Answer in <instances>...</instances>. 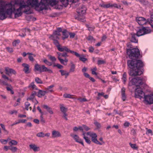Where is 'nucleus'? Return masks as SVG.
<instances>
[{
    "label": "nucleus",
    "instance_id": "f257e3e1",
    "mask_svg": "<svg viewBox=\"0 0 153 153\" xmlns=\"http://www.w3.org/2000/svg\"><path fill=\"white\" fill-rule=\"evenodd\" d=\"M30 5L23 0H20L19 4L16 3L13 5L11 3L6 4L4 6L0 5V19L3 20L5 19L6 18V15H11L13 12L15 18L21 16L22 11L26 14H31L32 11Z\"/></svg>",
    "mask_w": 153,
    "mask_h": 153
},
{
    "label": "nucleus",
    "instance_id": "f03ea898",
    "mask_svg": "<svg viewBox=\"0 0 153 153\" xmlns=\"http://www.w3.org/2000/svg\"><path fill=\"white\" fill-rule=\"evenodd\" d=\"M127 64L129 67L131 69L129 73L131 76H137L142 74L141 68L143 66V64L141 60L135 59L129 60L127 61Z\"/></svg>",
    "mask_w": 153,
    "mask_h": 153
},
{
    "label": "nucleus",
    "instance_id": "7ed1b4c3",
    "mask_svg": "<svg viewBox=\"0 0 153 153\" xmlns=\"http://www.w3.org/2000/svg\"><path fill=\"white\" fill-rule=\"evenodd\" d=\"M28 4L32 7H35L36 10H42L46 9V6L50 4L52 6L56 5L57 2L56 0H41L38 3V0H28L27 1Z\"/></svg>",
    "mask_w": 153,
    "mask_h": 153
},
{
    "label": "nucleus",
    "instance_id": "20e7f679",
    "mask_svg": "<svg viewBox=\"0 0 153 153\" xmlns=\"http://www.w3.org/2000/svg\"><path fill=\"white\" fill-rule=\"evenodd\" d=\"M86 8L84 6H82L81 7L77 9L78 13V16L76 19L82 22L85 21L84 15L86 12Z\"/></svg>",
    "mask_w": 153,
    "mask_h": 153
},
{
    "label": "nucleus",
    "instance_id": "39448f33",
    "mask_svg": "<svg viewBox=\"0 0 153 153\" xmlns=\"http://www.w3.org/2000/svg\"><path fill=\"white\" fill-rule=\"evenodd\" d=\"M127 53L130 58L132 59L134 58H138L140 55L139 50L137 48H133L132 49H127Z\"/></svg>",
    "mask_w": 153,
    "mask_h": 153
},
{
    "label": "nucleus",
    "instance_id": "423d86ee",
    "mask_svg": "<svg viewBox=\"0 0 153 153\" xmlns=\"http://www.w3.org/2000/svg\"><path fill=\"white\" fill-rule=\"evenodd\" d=\"M143 79L140 77L133 78L129 82V85H135L136 86H139L143 84Z\"/></svg>",
    "mask_w": 153,
    "mask_h": 153
},
{
    "label": "nucleus",
    "instance_id": "0eeeda50",
    "mask_svg": "<svg viewBox=\"0 0 153 153\" xmlns=\"http://www.w3.org/2000/svg\"><path fill=\"white\" fill-rule=\"evenodd\" d=\"M87 134L89 135L91 137V140L92 142L97 144H101L97 140V135L95 133L93 132H88L87 133Z\"/></svg>",
    "mask_w": 153,
    "mask_h": 153
},
{
    "label": "nucleus",
    "instance_id": "6e6552de",
    "mask_svg": "<svg viewBox=\"0 0 153 153\" xmlns=\"http://www.w3.org/2000/svg\"><path fill=\"white\" fill-rule=\"evenodd\" d=\"M151 30L149 28L143 27L137 31V35L138 36H140L149 33L151 32Z\"/></svg>",
    "mask_w": 153,
    "mask_h": 153
},
{
    "label": "nucleus",
    "instance_id": "1a4fd4ad",
    "mask_svg": "<svg viewBox=\"0 0 153 153\" xmlns=\"http://www.w3.org/2000/svg\"><path fill=\"white\" fill-rule=\"evenodd\" d=\"M136 21L138 24L141 25H144L146 23L150 24L149 22L147 21L143 17H137L136 18Z\"/></svg>",
    "mask_w": 153,
    "mask_h": 153
},
{
    "label": "nucleus",
    "instance_id": "9d476101",
    "mask_svg": "<svg viewBox=\"0 0 153 153\" xmlns=\"http://www.w3.org/2000/svg\"><path fill=\"white\" fill-rule=\"evenodd\" d=\"M135 94L136 97H142L143 96H145L144 93L140 88H137L136 89Z\"/></svg>",
    "mask_w": 153,
    "mask_h": 153
},
{
    "label": "nucleus",
    "instance_id": "9b49d317",
    "mask_svg": "<svg viewBox=\"0 0 153 153\" xmlns=\"http://www.w3.org/2000/svg\"><path fill=\"white\" fill-rule=\"evenodd\" d=\"M70 136L76 142L80 143L83 146H84L83 141L79 138L77 135L76 134H71Z\"/></svg>",
    "mask_w": 153,
    "mask_h": 153
},
{
    "label": "nucleus",
    "instance_id": "f8f14e48",
    "mask_svg": "<svg viewBox=\"0 0 153 153\" xmlns=\"http://www.w3.org/2000/svg\"><path fill=\"white\" fill-rule=\"evenodd\" d=\"M145 100L149 104L153 103V94L144 96Z\"/></svg>",
    "mask_w": 153,
    "mask_h": 153
},
{
    "label": "nucleus",
    "instance_id": "ddd939ff",
    "mask_svg": "<svg viewBox=\"0 0 153 153\" xmlns=\"http://www.w3.org/2000/svg\"><path fill=\"white\" fill-rule=\"evenodd\" d=\"M52 137L53 138H57L61 136V134L58 131L53 130L52 131Z\"/></svg>",
    "mask_w": 153,
    "mask_h": 153
},
{
    "label": "nucleus",
    "instance_id": "4468645a",
    "mask_svg": "<svg viewBox=\"0 0 153 153\" xmlns=\"http://www.w3.org/2000/svg\"><path fill=\"white\" fill-rule=\"evenodd\" d=\"M30 149L33 150L34 152H36L40 150V148L35 144H31L29 145Z\"/></svg>",
    "mask_w": 153,
    "mask_h": 153
},
{
    "label": "nucleus",
    "instance_id": "2eb2a0df",
    "mask_svg": "<svg viewBox=\"0 0 153 153\" xmlns=\"http://www.w3.org/2000/svg\"><path fill=\"white\" fill-rule=\"evenodd\" d=\"M5 71L6 72V74L8 75H9L10 74H16V72L14 70L9 68H6Z\"/></svg>",
    "mask_w": 153,
    "mask_h": 153
},
{
    "label": "nucleus",
    "instance_id": "dca6fc26",
    "mask_svg": "<svg viewBox=\"0 0 153 153\" xmlns=\"http://www.w3.org/2000/svg\"><path fill=\"white\" fill-rule=\"evenodd\" d=\"M43 107L50 114H54V112L52 108L48 106L47 105H43Z\"/></svg>",
    "mask_w": 153,
    "mask_h": 153
},
{
    "label": "nucleus",
    "instance_id": "f3484780",
    "mask_svg": "<svg viewBox=\"0 0 153 153\" xmlns=\"http://www.w3.org/2000/svg\"><path fill=\"white\" fill-rule=\"evenodd\" d=\"M22 65L24 68L23 71L25 72L26 74L29 73H30L29 70L30 66L29 65L27 64L23 63Z\"/></svg>",
    "mask_w": 153,
    "mask_h": 153
},
{
    "label": "nucleus",
    "instance_id": "a211bd4d",
    "mask_svg": "<svg viewBox=\"0 0 153 153\" xmlns=\"http://www.w3.org/2000/svg\"><path fill=\"white\" fill-rule=\"evenodd\" d=\"M42 66H41L39 65L38 64L35 65L34 68V71H38L39 73H41L42 72Z\"/></svg>",
    "mask_w": 153,
    "mask_h": 153
},
{
    "label": "nucleus",
    "instance_id": "6ab92c4d",
    "mask_svg": "<svg viewBox=\"0 0 153 153\" xmlns=\"http://www.w3.org/2000/svg\"><path fill=\"white\" fill-rule=\"evenodd\" d=\"M54 87V85H52L45 88V90L46 93H53L54 92L53 88Z\"/></svg>",
    "mask_w": 153,
    "mask_h": 153
},
{
    "label": "nucleus",
    "instance_id": "aec40b11",
    "mask_svg": "<svg viewBox=\"0 0 153 153\" xmlns=\"http://www.w3.org/2000/svg\"><path fill=\"white\" fill-rule=\"evenodd\" d=\"M42 72H48V73L50 74H52L53 73V71L52 70L50 69H49L47 68L44 65H42Z\"/></svg>",
    "mask_w": 153,
    "mask_h": 153
},
{
    "label": "nucleus",
    "instance_id": "412c9836",
    "mask_svg": "<svg viewBox=\"0 0 153 153\" xmlns=\"http://www.w3.org/2000/svg\"><path fill=\"white\" fill-rule=\"evenodd\" d=\"M58 50L61 52L66 51L68 52L69 48L66 46H61L60 45L57 48Z\"/></svg>",
    "mask_w": 153,
    "mask_h": 153
},
{
    "label": "nucleus",
    "instance_id": "4be33fe9",
    "mask_svg": "<svg viewBox=\"0 0 153 153\" xmlns=\"http://www.w3.org/2000/svg\"><path fill=\"white\" fill-rule=\"evenodd\" d=\"M59 71L61 73V76H65L66 78L69 74V73L65 70H60Z\"/></svg>",
    "mask_w": 153,
    "mask_h": 153
},
{
    "label": "nucleus",
    "instance_id": "5701e85b",
    "mask_svg": "<svg viewBox=\"0 0 153 153\" xmlns=\"http://www.w3.org/2000/svg\"><path fill=\"white\" fill-rule=\"evenodd\" d=\"M60 1L65 6H66L69 2H73L74 1V0H60Z\"/></svg>",
    "mask_w": 153,
    "mask_h": 153
},
{
    "label": "nucleus",
    "instance_id": "b1692460",
    "mask_svg": "<svg viewBox=\"0 0 153 153\" xmlns=\"http://www.w3.org/2000/svg\"><path fill=\"white\" fill-rule=\"evenodd\" d=\"M59 105L60 110L62 113L66 112L68 108L65 107L64 104H60Z\"/></svg>",
    "mask_w": 153,
    "mask_h": 153
},
{
    "label": "nucleus",
    "instance_id": "393cba45",
    "mask_svg": "<svg viewBox=\"0 0 153 153\" xmlns=\"http://www.w3.org/2000/svg\"><path fill=\"white\" fill-rule=\"evenodd\" d=\"M131 42L135 43H137L138 40L136 38V35L132 33H131Z\"/></svg>",
    "mask_w": 153,
    "mask_h": 153
},
{
    "label": "nucleus",
    "instance_id": "a878e982",
    "mask_svg": "<svg viewBox=\"0 0 153 153\" xmlns=\"http://www.w3.org/2000/svg\"><path fill=\"white\" fill-rule=\"evenodd\" d=\"M36 94V93L35 91L32 92L30 96L27 99V100H30L32 101L34 99H35L34 97Z\"/></svg>",
    "mask_w": 153,
    "mask_h": 153
},
{
    "label": "nucleus",
    "instance_id": "bb28decb",
    "mask_svg": "<svg viewBox=\"0 0 153 153\" xmlns=\"http://www.w3.org/2000/svg\"><path fill=\"white\" fill-rule=\"evenodd\" d=\"M125 92V88H123L121 89V94L122 95V99L123 101H125L126 99Z\"/></svg>",
    "mask_w": 153,
    "mask_h": 153
},
{
    "label": "nucleus",
    "instance_id": "cd10ccee",
    "mask_svg": "<svg viewBox=\"0 0 153 153\" xmlns=\"http://www.w3.org/2000/svg\"><path fill=\"white\" fill-rule=\"evenodd\" d=\"M46 92L45 91H42V90H39L38 96L39 97H41L42 96H44L46 94Z\"/></svg>",
    "mask_w": 153,
    "mask_h": 153
},
{
    "label": "nucleus",
    "instance_id": "c85d7f7f",
    "mask_svg": "<svg viewBox=\"0 0 153 153\" xmlns=\"http://www.w3.org/2000/svg\"><path fill=\"white\" fill-rule=\"evenodd\" d=\"M27 54L29 55L28 58L32 62H33L34 61V59L33 57H35L36 55L33 54L32 53H28Z\"/></svg>",
    "mask_w": 153,
    "mask_h": 153
},
{
    "label": "nucleus",
    "instance_id": "c756f323",
    "mask_svg": "<svg viewBox=\"0 0 153 153\" xmlns=\"http://www.w3.org/2000/svg\"><path fill=\"white\" fill-rule=\"evenodd\" d=\"M111 8H116L117 9H121L123 10V8H121V6L120 4H117L116 3L112 4Z\"/></svg>",
    "mask_w": 153,
    "mask_h": 153
},
{
    "label": "nucleus",
    "instance_id": "7c9ffc66",
    "mask_svg": "<svg viewBox=\"0 0 153 153\" xmlns=\"http://www.w3.org/2000/svg\"><path fill=\"white\" fill-rule=\"evenodd\" d=\"M63 35L64 36L62 37L63 40H64L65 39L67 38L68 37V34L66 30H65L62 31Z\"/></svg>",
    "mask_w": 153,
    "mask_h": 153
},
{
    "label": "nucleus",
    "instance_id": "2f4dec72",
    "mask_svg": "<svg viewBox=\"0 0 153 153\" xmlns=\"http://www.w3.org/2000/svg\"><path fill=\"white\" fill-rule=\"evenodd\" d=\"M30 104L28 102H26L25 103V109L26 110L28 111L29 110V107L30 110L32 109L31 107L30 106Z\"/></svg>",
    "mask_w": 153,
    "mask_h": 153
},
{
    "label": "nucleus",
    "instance_id": "473e14b6",
    "mask_svg": "<svg viewBox=\"0 0 153 153\" xmlns=\"http://www.w3.org/2000/svg\"><path fill=\"white\" fill-rule=\"evenodd\" d=\"M58 59L60 62L62 64H63L64 65H66V64H65V62L66 63L67 62H68V59H62L61 58H60V57H58Z\"/></svg>",
    "mask_w": 153,
    "mask_h": 153
},
{
    "label": "nucleus",
    "instance_id": "72a5a7b5",
    "mask_svg": "<svg viewBox=\"0 0 153 153\" xmlns=\"http://www.w3.org/2000/svg\"><path fill=\"white\" fill-rule=\"evenodd\" d=\"M57 54L58 55V57H60V58H62V57H67L68 56L66 53H61L59 52H57Z\"/></svg>",
    "mask_w": 153,
    "mask_h": 153
},
{
    "label": "nucleus",
    "instance_id": "f704fd0d",
    "mask_svg": "<svg viewBox=\"0 0 153 153\" xmlns=\"http://www.w3.org/2000/svg\"><path fill=\"white\" fill-rule=\"evenodd\" d=\"M49 38L52 40L56 39H59L58 36L53 33V34L51 35L50 37Z\"/></svg>",
    "mask_w": 153,
    "mask_h": 153
},
{
    "label": "nucleus",
    "instance_id": "c9c22d12",
    "mask_svg": "<svg viewBox=\"0 0 153 153\" xmlns=\"http://www.w3.org/2000/svg\"><path fill=\"white\" fill-rule=\"evenodd\" d=\"M28 87L29 88H31L33 89L36 90L37 89V88L36 86L34 84L33 82H32L29 85Z\"/></svg>",
    "mask_w": 153,
    "mask_h": 153
},
{
    "label": "nucleus",
    "instance_id": "e433bc0d",
    "mask_svg": "<svg viewBox=\"0 0 153 153\" xmlns=\"http://www.w3.org/2000/svg\"><path fill=\"white\" fill-rule=\"evenodd\" d=\"M73 95H71L68 94H65L63 95V97L65 98H71L73 99Z\"/></svg>",
    "mask_w": 153,
    "mask_h": 153
},
{
    "label": "nucleus",
    "instance_id": "4c0bfd02",
    "mask_svg": "<svg viewBox=\"0 0 153 153\" xmlns=\"http://www.w3.org/2000/svg\"><path fill=\"white\" fill-rule=\"evenodd\" d=\"M35 80L37 84H42L43 83V82L42 80L38 77H36L35 78Z\"/></svg>",
    "mask_w": 153,
    "mask_h": 153
},
{
    "label": "nucleus",
    "instance_id": "58836bf2",
    "mask_svg": "<svg viewBox=\"0 0 153 153\" xmlns=\"http://www.w3.org/2000/svg\"><path fill=\"white\" fill-rule=\"evenodd\" d=\"M6 88L8 91H10L12 94H14V92L12 90V87L10 85H9L7 86L6 87Z\"/></svg>",
    "mask_w": 153,
    "mask_h": 153
},
{
    "label": "nucleus",
    "instance_id": "ea45409f",
    "mask_svg": "<svg viewBox=\"0 0 153 153\" xmlns=\"http://www.w3.org/2000/svg\"><path fill=\"white\" fill-rule=\"evenodd\" d=\"M71 68L70 69V72H74L75 71V65L73 63V62L71 63Z\"/></svg>",
    "mask_w": 153,
    "mask_h": 153
},
{
    "label": "nucleus",
    "instance_id": "a19ab883",
    "mask_svg": "<svg viewBox=\"0 0 153 153\" xmlns=\"http://www.w3.org/2000/svg\"><path fill=\"white\" fill-rule=\"evenodd\" d=\"M68 52H70L73 54H74L77 57H80V55L79 54L73 51H71L69 49H68Z\"/></svg>",
    "mask_w": 153,
    "mask_h": 153
},
{
    "label": "nucleus",
    "instance_id": "79ce46f5",
    "mask_svg": "<svg viewBox=\"0 0 153 153\" xmlns=\"http://www.w3.org/2000/svg\"><path fill=\"white\" fill-rule=\"evenodd\" d=\"M18 142L17 141L15 140H11L10 142L9 143V144L10 146L12 145H16L17 144Z\"/></svg>",
    "mask_w": 153,
    "mask_h": 153
},
{
    "label": "nucleus",
    "instance_id": "37998d69",
    "mask_svg": "<svg viewBox=\"0 0 153 153\" xmlns=\"http://www.w3.org/2000/svg\"><path fill=\"white\" fill-rule=\"evenodd\" d=\"M43 61L44 63L48 66H51L52 64L51 62H49L46 59H43Z\"/></svg>",
    "mask_w": 153,
    "mask_h": 153
},
{
    "label": "nucleus",
    "instance_id": "c03bdc74",
    "mask_svg": "<svg viewBox=\"0 0 153 153\" xmlns=\"http://www.w3.org/2000/svg\"><path fill=\"white\" fill-rule=\"evenodd\" d=\"M10 140V138H8L6 140L1 139L0 140V141L2 144H5L7 143V142L8 141Z\"/></svg>",
    "mask_w": 153,
    "mask_h": 153
},
{
    "label": "nucleus",
    "instance_id": "a18cd8bd",
    "mask_svg": "<svg viewBox=\"0 0 153 153\" xmlns=\"http://www.w3.org/2000/svg\"><path fill=\"white\" fill-rule=\"evenodd\" d=\"M43 115H41L40 116V121L42 124H44L45 123V120L44 119L43 117Z\"/></svg>",
    "mask_w": 153,
    "mask_h": 153
},
{
    "label": "nucleus",
    "instance_id": "49530a36",
    "mask_svg": "<svg viewBox=\"0 0 153 153\" xmlns=\"http://www.w3.org/2000/svg\"><path fill=\"white\" fill-rule=\"evenodd\" d=\"M49 59L52 62H55L56 60V58L53 56L49 55L48 56Z\"/></svg>",
    "mask_w": 153,
    "mask_h": 153
},
{
    "label": "nucleus",
    "instance_id": "de8ad7c7",
    "mask_svg": "<svg viewBox=\"0 0 153 153\" xmlns=\"http://www.w3.org/2000/svg\"><path fill=\"white\" fill-rule=\"evenodd\" d=\"M131 147L134 149H138V147L135 144H132L130 143H129Z\"/></svg>",
    "mask_w": 153,
    "mask_h": 153
},
{
    "label": "nucleus",
    "instance_id": "09e8293b",
    "mask_svg": "<svg viewBox=\"0 0 153 153\" xmlns=\"http://www.w3.org/2000/svg\"><path fill=\"white\" fill-rule=\"evenodd\" d=\"M87 39L88 40L90 41L91 42H94L95 41V39H94L93 37L91 36H89L87 38Z\"/></svg>",
    "mask_w": 153,
    "mask_h": 153
},
{
    "label": "nucleus",
    "instance_id": "8fccbe9b",
    "mask_svg": "<svg viewBox=\"0 0 153 153\" xmlns=\"http://www.w3.org/2000/svg\"><path fill=\"white\" fill-rule=\"evenodd\" d=\"M112 6V3H108L106 4H103L102 6L105 8H111Z\"/></svg>",
    "mask_w": 153,
    "mask_h": 153
},
{
    "label": "nucleus",
    "instance_id": "3c124183",
    "mask_svg": "<svg viewBox=\"0 0 153 153\" xmlns=\"http://www.w3.org/2000/svg\"><path fill=\"white\" fill-rule=\"evenodd\" d=\"M126 76L127 75L126 73L125 72L123 75L122 79L123 82V83L125 84L126 82Z\"/></svg>",
    "mask_w": 153,
    "mask_h": 153
},
{
    "label": "nucleus",
    "instance_id": "603ef678",
    "mask_svg": "<svg viewBox=\"0 0 153 153\" xmlns=\"http://www.w3.org/2000/svg\"><path fill=\"white\" fill-rule=\"evenodd\" d=\"M9 149L13 152H15L17 150V148L16 147L14 146L9 147Z\"/></svg>",
    "mask_w": 153,
    "mask_h": 153
},
{
    "label": "nucleus",
    "instance_id": "864d4df0",
    "mask_svg": "<svg viewBox=\"0 0 153 153\" xmlns=\"http://www.w3.org/2000/svg\"><path fill=\"white\" fill-rule=\"evenodd\" d=\"M36 136L39 137H44V133L42 132H41L38 133Z\"/></svg>",
    "mask_w": 153,
    "mask_h": 153
},
{
    "label": "nucleus",
    "instance_id": "5fc2aeb1",
    "mask_svg": "<svg viewBox=\"0 0 153 153\" xmlns=\"http://www.w3.org/2000/svg\"><path fill=\"white\" fill-rule=\"evenodd\" d=\"M83 138L85 139L86 142L88 144H90L91 143V141L89 138L86 136L83 137Z\"/></svg>",
    "mask_w": 153,
    "mask_h": 153
},
{
    "label": "nucleus",
    "instance_id": "6e6d98bb",
    "mask_svg": "<svg viewBox=\"0 0 153 153\" xmlns=\"http://www.w3.org/2000/svg\"><path fill=\"white\" fill-rule=\"evenodd\" d=\"M53 43L57 47V48L60 45L58 41L56 39L53 40Z\"/></svg>",
    "mask_w": 153,
    "mask_h": 153
},
{
    "label": "nucleus",
    "instance_id": "4d7b16f0",
    "mask_svg": "<svg viewBox=\"0 0 153 153\" xmlns=\"http://www.w3.org/2000/svg\"><path fill=\"white\" fill-rule=\"evenodd\" d=\"M20 42V40H17L14 41L13 42V45L14 46H16Z\"/></svg>",
    "mask_w": 153,
    "mask_h": 153
},
{
    "label": "nucleus",
    "instance_id": "13d9d810",
    "mask_svg": "<svg viewBox=\"0 0 153 153\" xmlns=\"http://www.w3.org/2000/svg\"><path fill=\"white\" fill-rule=\"evenodd\" d=\"M6 48L7 51L10 53H12L13 51V49L11 48L7 47H6Z\"/></svg>",
    "mask_w": 153,
    "mask_h": 153
},
{
    "label": "nucleus",
    "instance_id": "bf43d9fd",
    "mask_svg": "<svg viewBox=\"0 0 153 153\" xmlns=\"http://www.w3.org/2000/svg\"><path fill=\"white\" fill-rule=\"evenodd\" d=\"M94 123L97 128H100L101 125L100 123L96 121L94 122Z\"/></svg>",
    "mask_w": 153,
    "mask_h": 153
},
{
    "label": "nucleus",
    "instance_id": "052dcab7",
    "mask_svg": "<svg viewBox=\"0 0 153 153\" xmlns=\"http://www.w3.org/2000/svg\"><path fill=\"white\" fill-rule=\"evenodd\" d=\"M146 129H147V132H146V134H150L151 135H152L153 134L152 130L150 129H148L147 128Z\"/></svg>",
    "mask_w": 153,
    "mask_h": 153
},
{
    "label": "nucleus",
    "instance_id": "680f3d73",
    "mask_svg": "<svg viewBox=\"0 0 153 153\" xmlns=\"http://www.w3.org/2000/svg\"><path fill=\"white\" fill-rule=\"evenodd\" d=\"M105 63V61L103 60H99L98 61V65H100L102 64H103Z\"/></svg>",
    "mask_w": 153,
    "mask_h": 153
},
{
    "label": "nucleus",
    "instance_id": "e2e57ef3",
    "mask_svg": "<svg viewBox=\"0 0 153 153\" xmlns=\"http://www.w3.org/2000/svg\"><path fill=\"white\" fill-rule=\"evenodd\" d=\"M79 57L80 60L84 62H85L87 60L86 58L83 57H81L80 56V57Z\"/></svg>",
    "mask_w": 153,
    "mask_h": 153
},
{
    "label": "nucleus",
    "instance_id": "0e129e2a",
    "mask_svg": "<svg viewBox=\"0 0 153 153\" xmlns=\"http://www.w3.org/2000/svg\"><path fill=\"white\" fill-rule=\"evenodd\" d=\"M84 130L85 131H88L90 130V128L85 125H83Z\"/></svg>",
    "mask_w": 153,
    "mask_h": 153
},
{
    "label": "nucleus",
    "instance_id": "69168bd1",
    "mask_svg": "<svg viewBox=\"0 0 153 153\" xmlns=\"http://www.w3.org/2000/svg\"><path fill=\"white\" fill-rule=\"evenodd\" d=\"M63 116L62 117H63L65 120H67L68 118H67V116H68L67 114L66 113H63Z\"/></svg>",
    "mask_w": 153,
    "mask_h": 153
},
{
    "label": "nucleus",
    "instance_id": "338daca9",
    "mask_svg": "<svg viewBox=\"0 0 153 153\" xmlns=\"http://www.w3.org/2000/svg\"><path fill=\"white\" fill-rule=\"evenodd\" d=\"M27 121L25 119L19 120H18L19 123H25Z\"/></svg>",
    "mask_w": 153,
    "mask_h": 153
},
{
    "label": "nucleus",
    "instance_id": "774afa93",
    "mask_svg": "<svg viewBox=\"0 0 153 153\" xmlns=\"http://www.w3.org/2000/svg\"><path fill=\"white\" fill-rule=\"evenodd\" d=\"M94 50V48L92 46H90L89 48V51L90 52L92 53Z\"/></svg>",
    "mask_w": 153,
    "mask_h": 153
}]
</instances>
